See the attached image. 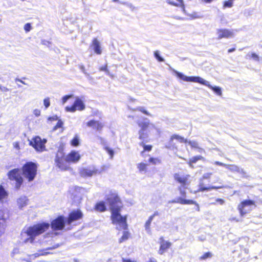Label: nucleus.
<instances>
[{
    "label": "nucleus",
    "mask_w": 262,
    "mask_h": 262,
    "mask_svg": "<svg viewBox=\"0 0 262 262\" xmlns=\"http://www.w3.org/2000/svg\"><path fill=\"white\" fill-rule=\"evenodd\" d=\"M62 125H63V122L61 120H58L57 123L56 124V125L53 128V130H55L57 128L61 127Z\"/></svg>",
    "instance_id": "37998d69"
},
{
    "label": "nucleus",
    "mask_w": 262,
    "mask_h": 262,
    "mask_svg": "<svg viewBox=\"0 0 262 262\" xmlns=\"http://www.w3.org/2000/svg\"><path fill=\"white\" fill-rule=\"evenodd\" d=\"M106 151L107 152V154L110 155V158L112 159L113 158L114 152L113 150H112L111 148H109L108 147H105L104 148Z\"/></svg>",
    "instance_id": "e433bc0d"
},
{
    "label": "nucleus",
    "mask_w": 262,
    "mask_h": 262,
    "mask_svg": "<svg viewBox=\"0 0 262 262\" xmlns=\"http://www.w3.org/2000/svg\"><path fill=\"white\" fill-rule=\"evenodd\" d=\"M132 262H139V261H137L136 260H132Z\"/></svg>",
    "instance_id": "0e129e2a"
},
{
    "label": "nucleus",
    "mask_w": 262,
    "mask_h": 262,
    "mask_svg": "<svg viewBox=\"0 0 262 262\" xmlns=\"http://www.w3.org/2000/svg\"><path fill=\"white\" fill-rule=\"evenodd\" d=\"M73 95H65L61 98V104L64 105L67 101L73 97Z\"/></svg>",
    "instance_id": "f704fd0d"
},
{
    "label": "nucleus",
    "mask_w": 262,
    "mask_h": 262,
    "mask_svg": "<svg viewBox=\"0 0 262 262\" xmlns=\"http://www.w3.org/2000/svg\"><path fill=\"white\" fill-rule=\"evenodd\" d=\"M16 80L20 82L21 83H22L23 84H26V83L25 82H24L23 80H20V79H16Z\"/></svg>",
    "instance_id": "e2e57ef3"
},
{
    "label": "nucleus",
    "mask_w": 262,
    "mask_h": 262,
    "mask_svg": "<svg viewBox=\"0 0 262 262\" xmlns=\"http://www.w3.org/2000/svg\"><path fill=\"white\" fill-rule=\"evenodd\" d=\"M46 139H41L38 136L33 138L30 141V145L33 146L37 151L42 152L45 150Z\"/></svg>",
    "instance_id": "9d476101"
},
{
    "label": "nucleus",
    "mask_w": 262,
    "mask_h": 262,
    "mask_svg": "<svg viewBox=\"0 0 262 262\" xmlns=\"http://www.w3.org/2000/svg\"><path fill=\"white\" fill-rule=\"evenodd\" d=\"M98 170L94 167H89L80 170V174L82 177H91L97 173Z\"/></svg>",
    "instance_id": "6ab92c4d"
},
{
    "label": "nucleus",
    "mask_w": 262,
    "mask_h": 262,
    "mask_svg": "<svg viewBox=\"0 0 262 262\" xmlns=\"http://www.w3.org/2000/svg\"><path fill=\"white\" fill-rule=\"evenodd\" d=\"M202 2L205 3H210L214 0H201Z\"/></svg>",
    "instance_id": "4d7b16f0"
},
{
    "label": "nucleus",
    "mask_w": 262,
    "mask_h": 262,
    "mask_svg": "<svg viewBox=\"0 0 262 262\" xmlns=\"http://www.w3.org/2000/svg\"><path fill=\"white\" fill-rule=\"evenodd\" d=\"M160 245L158 253L160 255H163L170 249L172 245V243L169 241H166L163 236H160L159 239Z\"/></svg>",
    "instance_id": "ddd939ff"
},
{
    "label": "nucleus",
    "mask_w": 262,
    "mask_h": 262,
    "mask_svg": "<svg viewBox=\"0 0 262 262\" xmlns=\"http://www.w3.org/2000/svg\"><path fill=\"white\" fill-rule=\"evenodd\" d=\"M71 144L73 146H77L79 144V139L78 136H75L71 142Z\"/></svg>",
    "instance_id": "72a5a7b5"
},
{
    "label": "nucleus",
    "mask_w": 262,
    "mask_h": 262,
    "mask_svg": "<svg viewBox=\"0 0 262 262\" xmlns=\"http://www.w3.org/2000/svg\"><path fill=\"white\" fill-rule=\"evenodd\" d=\"M64 224V217L60 216L52 221L51 226L54 230H61L63 228Z\"/></svg>",
    "instance_id": "2eb2a0df"
},
{
    "label": "nucleus",
    "mask_w": 262,
    "mask_h": 262,
    "mask_svg": "<svg viewBox=\"0 0 262 262\" xmlns=\"http://www.w3.org/2000/svg\"><path fill=\"white\" fill-rule=\"evenodd\" d=\"M82 217V213L79 210H77L72 211L69 216V217L67 220V223L68 224H71L73 222L77 221Z\"/></svg>",
    "instance_id": "f3484780"
},
{
    "label": "nucleus",
    "mask_w": 262,
    "mask_h": 262,
    "mask_svg": "<svg viewBox=\"0 0 262 262\" xmlns=\"http://www.w3.org/2000/svg\"><path fill=\"white\" fill-rule=\"evenodd\" d=\"M96 138H97V140H98V141H99L101 144L103 143V142H104V139H103L102 137H99V136H97V137H96Z\"/></svg>",
    "instance_id": "864d4df0"
},
{
    "label": "nucleus",
    "mask_w": 262,
    "mask_h": 262,
    "mask_svg": "<svg viewBox=\"0 0 262 262\" xmlns=\"http://www.w3.org/2000/svg\"><path fill=\"white\" fill-rule=\"evenodd\" d=\"M85 109V104L83 101L78 97L76 98L72 106H67L65 107L67 112L74 113L76 111H81Z\"/></svg>",
    "instance_id": "9b49d317"
},
{
    "label": "nucleus",
    "mask_w": 262,
    "mask_h": 262,
    "mask_svg": "<svg viewBox=\"0 0 262 262\" xmlns=\"http://www.w3.org/2000/svg\"><path fill=\"white\" fill-rule=\"evenodd\" d=\"M86 125L98 131H100L103 127V124L101 122L94 120L88 121L86 123Z\"/></svg>",
    "instance_id": "aec40b11"
},
{
    "label": "nucleus",
    "mask_w": 262,
    "mask_h": 262,
    "mask_svg": "<svg viewBox=\"0 0 262 262\" xmlns=\"http://www.w3.org/2000/svg\"><path fill=\"white\" fill-rule=\"evenodd\" d=\"M153 219L152 218V216H149L148 219L147 221L146 222L145 224V227L146 229H148L150 227V224L152 221Z\"/></svg>",
    "instance_id": "58836bf2"
},
{
    "label": "nucleus",
    "mask_w": 262,
    "mask_h": 262,
    "mask_svg": "<svg viewBox=\"0 0 262 262\" xmlns=\"http://www.w3.org/2000/svg\"><path fill=\"white\" fill-rule=\"evenodd\" d=\"M17 205L19 209H23L27 205L28 200L25 196H21L17 199Z\"/></svg>",
    "instance_id": "4be33fe9"
},
{
    "label": "nucleus",
    "mask_w": 262,
    "mask_h": 262,
    "mask_svg": "<svg viewBox=\"0 0 262 262\" xmlns=\"http://www.w3.org/2000/svg\"><path fill=\"white\" fill-rule=\"evenodd\" d=\"M48 253H49V252H45V253H41L40 254L37 253H35V254L32 255V256H33L34 257H37L39 256L40 255H46V254H47Z\"/></svg>",
    "instance_id": "3c124183"
},
{
    "label": "nucleus",
    "mask_w": 262,
    "mask_h": 262,
    "mask_svg": "<svg viewBox=\"0 0 262 262\" xmlns=\"http://www.w3.org/2000/svg\"><path fill=\"white\" fill-rule=\"evenodd\" d=\"M174 181L179 184L178 189L180 194L183 197H178L176 200L172 201L174 203H178L182 205H195L196 202L192 200L185 199V189H188L191 183L192 177L189 174H184L182 172H176L173 174Z\"/></svg>",
    "instance_id": "f257e3e1"
},
{
    "label": "nucleus",
    "mask_w": 262,
    "mask_h": 262,
    "mask_svg": "<svg viewBox=\"0 0 262 262\" xmlns=\"http://www.w3.org/2000/svg\"><path fill=\"white\" fill-rule=\"evenodd\" d=\"M139 125L141 127L139 131V138L142 140L146 139L148 134L155 128L154 125L149 122H142Z\"/></svg>",
    "instance_id": "6e6552de"
},
{
    "label": "nucleus",
    "mask_w": 262,
    "mask_h": 262,
    "mask_svg": "<svg viewBox=\"0 0 262 262\" xmlns=\"http://www.w3.org/2000/svg\"><path fill=\"white\" fill-rule=\"evenodd\" d=\"M21 170L18 168H15L8 173V178L11 181H14L16 188L19 189L23 183V178L21 177Z\"/></svg>",
    "instance_id": "423d86ee"
},
{
    "label": "nucleus",
    "mask_w": 262,
    "mask_h": 262,
    "mask_svg": "<svg viewBox=\"0 0 262 262\" xmlns=\"http://www.w3.org/2000/svg\"><path fill=\"white\" fill-rule=\"evenodd\" d=\"M0 89L3 91H8V89L6 88V87H3V88H2V86H0Z\"/></svg>",
    "instance_id": "bf43d9fd"
},
{
    "label": "nucleus",
    "mask_w": 262,
    "mask_h": 262,
    "mask_svg": "<svg viewBox=\"0 0 262 262\" xmlns=\"http://www.w3.org/2000/svg\"><path fill=\"white\" fill-rule=\"evenodd\" d=\"M188 144H189V145H190V146L192 148H199L198 143L195 141H189L188 142Z\"/></svg>",
    "instance_id": "ea45409f"
},
{
    "label": "nucleus",
    "mask_w": 262,
    "mask_h": 262,
    "mask_svg": "<svg viewBox=\"0 0 262 262\" xmlns=\"http://www.w3.org/2000/svg\"><path fill=\"white\" fill-rule=\"evenodd\" d=\"M178 2V3H175L173 1L170 0H166L167 3L172 6H184V2L183 0H176Z\"/></svg>",
    "instance_id": "cd10ccee"
},
{
    "label": "nucleus",
    "mask_w": 262,
    "mask_h": 262,
    "mask_svg": "<svg viewBox=\"0 0 262 262\" xmlns=\"http://www.w3.org/2000/svg\"><path fill=\"white\" fill-rule=\"evenodd\" d=\"M255 202L252 200H245L239 203L237 206V209L241 216H243L251 210L250 207L255 206Z\"/></svg>",
    "instance_id": "0eeeda50"
},
{
    "label": "nucleus",
    "mask_w": 262,
    "mask_h": 262,
    "mask_svg": "<svg viewBox=\"0 0 262 262\" xmlns=\"http://www.w3.org/2000/svg\"><path fill=\"white\" fill-rule=\"evenodd\" d=\"M90 48H91L97 54L100 55L102 53V49L100 43L97 38H94L93 40Z\"/></svg>",
    "instance_id": "412c9836"
},
{
    "label": "nucleus",
    "mask_w": 262,
    "mask_h": 262,
    "mask_svg": "<svg viewBox=\"0 0 262 262\" xmlns=\"http://www.w3.org/2000/svg\"><path fill=\"white\" fill-rule=\"evenodd\" d=\"M149 163H151L154 165L160 164L161 163V160L159 158L150 157L148 160Z\"/></svg>",
    "instance_id": "c85d7f7f"
},
{
    "label": "nucleus",
    "mask_w": 262,
    "mask_h": 262,
    "mask_svg": "<svg viewBox=\"0 0 262 262\" xmlns=\"http://www.w3.org/2000/svg\"><path fill=\"white\" fill-rule=\"evenodd\" d=\"M235 50H236L235 48H230V49L228 50V53H231V52H232L235 51Z\"/></svg>",
    "instance_id": "6e6d98bb"
},
{
    "label": "nucleus",
    "mask_w": 262,
    "mask_h": 262,
    "mask_svg": "<svg viewBox=\"0 0 262 262\" xmlns=\"http://www.w3.org/2000/svg\"><path fill=\"white\" fill-rule=\"evenodd\" d=\"M129 237V233L128 231H123V235L119 239L120 243H122L128 239Z\"/></svg>",
    "instance_id": "7c9ffc66"
},
{
    "label": "nucleus",
    "mask_w": 262,
    "mask_h": 262,
    "mask_svg": "<svg viewBox=\"0 0 262 262\" xmlns=\"http://www.w3.org/2000/svg\"><path fill=\"white\" fill-rule=\"evenodd\" d=\"M215 203H217L220 205H223L225 203V201L222 199L218 198L216 199Z\"/></svg>",
    "instance_id": "49530a36"
},
{
    "label": "nucleus",
    "mask_w": 262,
    "mask_h": 262,
    "mask_svg": "<svg viewBox=\"0 0 262 262\" xmlns=\"http://www.w3.org/2000/svg\"><path fill=\"white\" fill-rule=\"evenodd\" d=\"M123 262H131L129 259H125L123 258Z\"/></svg>",
    "instance_id": "680f3d73"
},
{
    "label": "nucleus",
    "mask_w": 262,
    "mask_h": 262,
    "mask_svg": "<svg viewBox=\"0 0 262 262\" xmlns=\"http://www.w3.org/2000/svg\"><path fill=\"white\" fill-rule=\"evenodd\" d=\"M99 70L100 71H105L108 75L112 76V75L110 73L109 71L107 70L106 66L100 67Z\"/></svg>",
    "instance_id": "a18cd8bd"
},
{
    "label": "nucleus",
    "mask_w": 262,
    "mask_h": 262,
    "mask_svg": "<svg viewBox=\"0 0 262 262\" xmlns=\"http://www.w3.org/2000/svg\"><path fill=\"white\" fill-rule=\"evenodd\" d=\"M33 114L35 117H39L41 114V111L40 110L36 108L33 110Z\"/></svg>",
    "instance_id": "c03bdc74"
},
{
    "label": "nucleus",
    "mask_w": 262,
    "mask_h": 262,
    "mask_svg": "<svg viewBox=\"0 0 262 262\" xmlns=\"http://www.w3.org/2000/svg\"><path fill=\"white\" fill-rule=\"evenodd\" d=\"M106 203L109 204L111 210L112 223L117 229L125 230L127 228L126 219L125 216H123L120 213L121 203L119 198L115 194H112L107 199Z\"/></svg>",
    "instance_id": "f03ea898"
},
{
    "label": "nucleus",
    "mask_w": 262,
    "mask_h": 262,
    "mask_svg": "<svg viewBox=\"0 0 262 262\" xmlns=\"http://www.w3.org/2000/svg\"><path fill=\"white\" fill-rule=\"evenodd\" d=\"M8 194L5 188L0 185V203H3L7 201Z\"/></svg>",
    "instance_id": "b1692460"
},
{
    "label": "nucleus",
    "mask_w": 262,
    "mask_h": 262,
    "mask_svg": "<svg viewBox=\"0 0 262 262\" xmlns=\"http://www.w3.org/2000/svg\"><path fill=\"white\" fill-rule=\"evenodd\" d=\"M95 209L99 211H104L106 210V206L103 202H100L98 203L95 206Z\"/></svg>",
    "instance_id": "bb28decb"
},
{
    "label": "nucleus",
    "mask_w": 262,
    "mask_h": 262,
    "mask_svg": "<svg viewBox=\"0 0 262 262\" xmlns=\"http://www.w3.org/2000/svg\"><path fill=\"white\" fill-rule=\"evenodd\" d=\"M43 105L45 106V109H47L50 105V98L46 97V98H45L43 99Z\"/></svg>",
    "instance_id": "c9c22d12"
},
{
    "label": "nucleus",
    "mask_w": 262,
    "mask_h": 262,
    "mask_svg": "<svg viewBox=\"0 0 262 262\" xmlns=\"http://www.w3.org/2000/svg\"><path fill=\"white\" fill-rule=\"evenodd\" d=\"M177 76L181 79L187 82H193L200 83L201 84L207 86L209 88L213 90L218 95H222L221 89L218 86H213L209 84V82L205 80L199 76H186L181 73L178 72Z\"/></svg>",
    "instance_id": "20e7f679"
},
{
    "label": "nucleus",
    "mask_w": 262,
    "mask_h": 262,
    "mask_svg": "<svg viewBox=\"0 0 262 262\" xmlns=\"http://www.w3.org/2000/svg\"><path fill=\"white\" fill-rule=\"evenodd\" d=\"M215 164L219 165V166H225L226 168H228L230 169L231 170L235 171L238 172L239 170V167L235 165H227L222 162L216 161L215 162Z\"/></svg>",
    "instance_id": "393cba45"
},
{
    "label": "nucleus",
    "mask_w": 262,
    "mask_h": 262,
    "mask_svg": "<svg viewBox=\"0 0 262 262\" xmlns=\"http://www.w3.org/2000/svg\"><path fill=\"white\" fill-rule=\"evenodd\" d=\"M147 164L144 163H140L138 164V168L140 172L147 171Z\"/></svg>",
    "instance_id": "c756f323"
},
{
    "label": "nucleus",
    "mask_w": 262,
    "mask_h": 262,
    "mask_svg": "<svg viewBox=\"0 0 262 262\" xmlns=\"http://www.w3.org/2000/svg\"><path fill=\"white\" fill-rule=\"evenodd\" d=\"M159 214V213H158V212L156 211L152 215H150V216H152V218L154 219V217L155 216L158 215Z\"/></svg>",
    "instance_id": "13d9d810"
},
{
    "label": "nucleus",
    "mask_w": 262,
    "mask_h": 262,
    "mask_svg": "<svg viewBox=\"0 0 262 262\" xmlns=\"http://www.w3.org/2000/svg\"><path fill=\"white\" fill-rule=\"evenodd\" d=\"M147 262H158L157 260L154 258H150Z\"/></svg>",
    "instance_id": "5fc2aeb1"
},
{
    "label": "nucleus",
    "mask_w": 262,
    "mask_h": 262,
    "mask_svg": "<svg viewBox=\"0 0 262 262\" xmlns=\"http://www.w3.org/2000/svg\"><path fill=\"white\" fill-rule=\"evenodd\" d=\"M55 162L57 166L61 170H67L70 168L68 164V162L66 160V158H63V153L62 150H59L57 153Z\"/></svg>",
    "instance_id": "1a4fd4ad"
},
{
    "label": "nucleus",
    "mask_w": 262,
    "mask_h": 262,
    "mask_svg": "<svg viewBox=\"0 0 262 262\" xmlns=\"http://www.w3.org/2000/svg\"><path fill=\"white\" fill-rule=\"evenodd\" d=\"M199 160L205 161V159L202 156H194L191 158L189 159V161L187 162V164L190 168H194V166L193 165V164L195 163Z\"/></svg>",
    "instance_id": "5701e85b"
},
{
    "label": "nucleus",
    "mask_w": 262,
    "mask_h": 262,
    "mask_svg": "<svg viewBox=\"0 0 262 262\" xmlns=\"http://www.w3.org/2000/svg\"><path fill=\"white\" fill-rule=\"evenodd\" d=\"M217 39L230 38L234 36V32L232 30L228 29H219L216 31Z\"/></svg>",
    "instance_id": "4468645a"
},
{
    "label": "nucleus",
    "mask_w": 262,
    "mask_h": 262,
    "mask_svg": "<svg viewBox=\"0 0 262 262\" xmlns=\"http://www.w3.org/2000/svg\"><path fill=\"white\" fill-rule=\"evenodd\" d=\"M174 140H176L178 142L181 143H187V140L185 139L183 137H182L179 135L173 134L170 137L168 144L166 146L168 148L171 149L177 148V146L176 143L174 142Z\"/></svg>",
    "instance_id": "f8f14e48"
},
{
    "label": "nucleus",
    "mask_w": 262,
    "mask_h": 262,
    "mask_svg": "<svg viewBox=\"0 0 262 262\" xmlns=\"http://www.w3.org/2000/svg\"><path fill=\"white\" fill-rule=\"evenodd\" d=\"M80 159V155L79 152L72 150L66 157V160L68 162L76 163Z\"/></svg>",
    "instance_id": "a211bd4d"
},
{
    "label": "nucleus",
    "mask_w": 262,
    "mask_h": 262,
    "mask_svg": "<svg viewBox=\"0 0 262 262\" xmlns=\"http://www.w3.org/2000/svg\"><path fill=\"white\" fill-rule=\"evenodd\" d=\"M13 147L16 149H19V145L18 142H15L13 143Z\"/></svg>",
    "instance_id": "603ef678"
},
{
    "label": "nucleus",
    "mask_w": 262,
    "mask_h": 262,
    "mask_svg": "<svg viewBox=\"0 0 262 262\" xmlns=\"http://www.w3.org/2000/svg\"><path fill=\"white\" fill-rule=\"evenodd\" d=\"M118 0H113L114 2H117L118 1Z\"/></svg>",
    "instance_id": "69168bd1"
},
{
    "label": "nucleus",
    "mask_w": 262,
    "mask_h": 262,
    "mask_svg": "<svg viewBox=\"0 0 262 262\" xmlns=\"http://www.w3.org/2000/svg\"><path fill=\"white\" fill-rule=\"evenodd\" d=\"M140 145L143 147V150L141 152V155L144 156V154L146 151H150L152 149V145H146L143 142H141Z\"/></svg>",
    "instance_id": "a878e982"
},
{
    "label": "nucleus",
    "mask_w": 262,
    "mask_h": 262,
    "mask_svg": "<svg viewBox=\"0 0 262 262\" xmlns=\"http://www.w3.org/2000/svg\"><path fill=\"white\" fill-rule=\"evenodd\" d=\"M154 56L159 61L162 62L164 61V59L160 56L159 52L158 51H155Z\"/></svg>",
    "instance_id": "4c0bfd02"
},
{
    "label": "nucleus",
    "mask_w": 262,
    "mask_h": 262,
    "mask_svg": "<svg viewBox=\"0 0 262 262\" xmlns=\"http://www.w3.org/2000/svg\"><path fill=\"white\" fill-rule=\"evenodd\" d=\"M58 119L57 118V116H53L52 117H50L48 118V120L49 121H55V120H57Z\"/></svg>",
    "instance_id": "8fccbe9b"
},
{
    "label": "nucleus",
    "mask_w": 262,
    "mask_h": 262,
    "mask_svg": "<svg viewBox=\"0 0 262 262\" xmlns=\"http://www.w3.org/2000/svg\"><path fill=\"white\" fill-rule=\"evenodd\" d=\"M251 56L254 60H257V61L259 60V56L256 53H252L251 54Z\"/></svg>",
    "instance_id": "de8ad7c7"
},
{
    "label": "nucleus",
    "mask_w": 262,
    "mask_h": 262,
    "mask_svg": "<svg viewBox=\"0 0 262 262\" xmlns=\"http://www.w3.org/2000/svg\"><path fill=\"white\" fill-rule=\"evenodd\" d=\"M233 5L232 0H228L227 1H225L224 4V6L225 7H231Z\"/></svg>",
    "instance_id": "79ce46f5"
},
{
    "label": "nucleus",
    "mask_w": 262,
    "mask_h": 262,
    "mask_svg": "<svg viewBox=\"0 0 262 262\" xmlns=\"http://www.w3.org/2000/svg\"><path fill=\"white\" fill-rule=\"evenodd\" d=\"M141 111H142V112H143L145 115H149V113L146 111H145L144 110H143Z\"/></svg>",
    "instance_id": "052dcab7"
},
{
    "label": "nucleus",
    "mask_w": 262,
    "mask_h": 262,
    "mask_svg": "<svg viewBox=\"0 0 262 262\" xmlns=\"http://www.w3.org/2000/svg\"><path fill=\"white\" fill-rule=\"evenodd\" d=\"M37 165L32 162L26 163L23 167L22 172L24 177L29 182L32 181L37 174Z\"/></svg>",
    "instance_id": "39448f33"
},
{
    "label": "nucleus",
    "mask_w": 262,
    "mask_h": 262,
    "mask_svg": "<svg viewBox=\"0 0 262 262\" xmlns=\"http://www.w3.org/2000/svg\"><path fill=\"white\" fill-rule=\"evenodd\" d=\"M222 188V187L221 186H219V187H216V186H211V187H205V186H201L200 188V190L201 191H205V190H210L211 189H219V188Z\"/></svg>",
    "instance_id": "473e14b6"
},
{
    "label": "nucleus",
    "mask_w": 262,
    "mask_h": 262,
    "mask_svg": "<svg viewBox=\"0 0 262 262\" xmlns=\"http://www.w3.org/2000/svg\"><path fill=\"white\" fill-rule=\"evenodd\" d=\"M49 227V224L42 223L24 229L21 233V239L26 244L32 243L36 236L44 232Z\"/></svg>",
    "instance_id": "7ed1b4c3"
},
{
    "label": "nucleus",
    "mask_w": 262,
    "mask_h": 262,
    "mask_svg": "<svg viewBox=\"0 0 262 262\" xmlns=\"http://www.w3.org/2000/svg\"><path fill=\"white\" fill-rule=\"evenodd\" d=\"M211 175H212V173H211V172L206 173L204 174V175L203 176V178L204 179H209Z\"/></svg>",
    "instance_id": "09e8293b"
},
{
    "label": "nucleus",
    "mask_w": 262,
    "mask_h": 262,
    "mask_svg": "<svg viewBox=\"0 0 262 262\" xmlns=\"http://www.w3.org/2000/svg\"><path fill=\"white\" fill-rule=\"evenodd\" d=\"M24 28L26 32H29L32 29V26L30 23H27L24 25Z\"/></svg>",
    "instance_id": "a19ab883"
},
{
    "label": "nucleus",
    "mask_w": 262,
    "mask_h": 262,
    "mask_svg": "<svg viewBox=\"0 0 262 262\" xmlns=\"http://www.w3.org/2000/svg\"><path fill=\"white\" fill-rule=\"evenodd\" d=\"M9 218L8 212L7 210L0 209V230H4L6 226V221Z\"/></svg>",
    "instance_id": "dca6fc26"
},
{
    "label": "nucleus",
    "mask_w": 262,
    "mask_h": 262,
    "mask_svg": "<svg viewBox=\"0 0 262 262\" xmlns=\"http://www.w3.org/2000/svg\"><path fill=\"white\" fill-rule=\"evenodd\" d=\"M212 256V254L210 252H207L204 253L201 256L199 257L200 260H205L207 258H211Z\"/></svg>",
    "instance_id": "2f4dec72"
}]
</instances>
